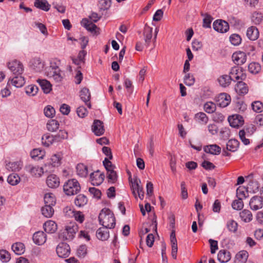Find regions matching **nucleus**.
Returning <instances> with one entry per match:
<instances>
[{
	"label": "nucleus",
	"mask_w": 263,
	"mask_h": 263,
	"mask_svg": "<svg viewBox=\"0 0 263 263\" xmlns=\"http://www.w3.org/2000/svg\"><path fill=\"white\" fill-rule=\"evenodd\" d=\"M100 224L106 229H112L116 225V219L114 214L108 209H103L99 215Z\"/></svg>",
	"instance_id": "obj_1"
},
{
	"label": "nucleus",
	"mask_w": 263,
	"mask_h": 263,
	"mask_svg": "<svg viewBox=\"0 0 263 263\" xmlns=\"http://www.w3.org/2000/svg\"><path fill=\"white\" fill-rule=\"evenodd\" d=\"M78 230L77 224L74 222H71L66 226L65 229L60 234L59 237L63 240H71Z\"/></svg>",
	"instance_id": "obj_2"
},
{
	"label": "nucleus",
	"mask_w": 263,
	"mask_h": 263,
	"mask_svg": "<svg viewBox=\"0 0 263 263\" xmlns=\"http://www.w3.org/2000/svg\"><path fill=\"white\" fill-rule=\"evenodd\" d=\"M81 190L79 182L75 179L68 180L63 185V190L65 194L71 196L78 194Z\"/></svg>",
	"instance_id": "obj_3"
},
{
	"label": "nucleus",
	"mask_w": 263,
	"mask_h": 263,
	"mask_svg": "<svg viewBox=\"0 0 263 263\" xmlns=\"http://www.w3.org/2000/svg\"><path fill=\"white\" fill-rule=\"evenodd\" d=\"M46 70L47 76L53 78L56 82H59L62 80L63 72L55 63H50V65L46 68Z\"/></svg>",
	"instance_id": "obj_4"
},
{
	"label": "nucleus",
	"mask_w": 263,
	"mask_h": 263,
	"mask_svg": "<svg viewBox=\"0 0 263 263\" xmlns=\"http://www.w3.org/2000/svg\"><path fill=\"white\" fill-rule=\"evenodd\" d=\"M58 255L61 258L67 257L70 253L69 246L66 243H61L57 247L56 249Z\"/></svg>",
	"instance_id": "obj_5"
},
{
	"label": "nucleus",
	"mask_w": 263,
	"mask_h": 263,
	"mask_svg": "<svg viewBox=\"0 0 263 263\" xmlns=\"http://www.w3.org/2000/svg\"><path fill=\"white\" fill-rule=\"evenodd\" d=\"M8 66L9 69L15 75L21 74L24 70L22 64L17 60H14L9 62Z\"/></svg>",
	"instance_id": "obj_6"
},
{
	"label": "nucleus",
	"mask_w": 263,
	"mask_h": 263,
	"mask_svg": "<svg viewBox=\"0 0 263 263\" xmlns=\"http://www.w3.org/2000/svg\"><path fill=\"white\" fill-rule=\"evenodd\" d=\"M228 121L230 125L232 127L238 128L244 124L243 117L238 114L233 115L229 116Z\"/></svg>",
	"instance_id": "obj_7"
},
{
	"label": "nucleus",
	"mask_w": 263,
	"mask_h": 263,
	"mask_svg": "<svg viewBox=\"0 0 263 263\" xmlns=\"http://www.w3.org/2000/svg\"><path fill=\"white\" fill-rule=\"evenodd\" d=\"M105 175L103 173H101L99 170H97L90 175V179L91 183L93 185H99L104 181Z\"/></svg>",
	"instance_id": "obj_8"
},
{
	"label": "nucleus",
	"mask_w": 263,
	"mask_h": 263,
	"mask_svg": "<svg viewBox=\"0 0 263 263\" xmlns=\"http://www.w3.org/2000/svg\"><path fill=\"white\" fill-rule=\"evenodd\" d=\"M214 29L219 32H226L229 29V25L228 23L223 20H216L213 24Z\"/></svg>",
	"instance_id": "obj_9"
},
{
	"label": "nucleus",
	"mask_w": 263,
	"mask_h": 263,
	"mask_svg": "<svg viewBox=\"0 0 263 263\" xmlns=\"http://www.w3.org/2000/svg\"><path fill=\"white\" fill-rule=\"evenodd\" d=\"M64 211L66 212V215L69 216L73 217L76 221L81 223L84 220V215L80 211H74L67 207L64 209Z\"/></svg>",
	"instance_id": "obj_10"
},
{
	"label": "nucleus",
	"mask_w": 263,
	"mask_h": 263,
	"mask_svg": "<svg viewBox=\"0 0 263 263\" xmlns=\"http://www.w3.org/2000/svg\"><path fill=\"white\" fill-rule=\"evenodd\" d=\"M249 205L250 208L252 210L254 211H256L262 208L263 206V201L261 197L258 196H253L250 200Z\"/></svg>",
	"instance_id": "obj_11"
},
{
	"label": "nucleus",
	"mask_w": 263,
	"mask_h": 263,
	"mask_svg": "<svg viewBox=\"0 0 263 263\" xmlns=\"http://www.w3.org/2000/svg\"><path fill=\"white\" fill-rule=\"evenodd\" d=\"M232 58L236 64L242 65L247 61V55L242 51L236 52L233 54Z\"/></svg>",
	"instance_id": "obj_12"
},
{
	"label": "nucleus",
	"mask_w": 263,
	"mask_h": 263,
	"mask_svg": "<svg viewBox=\"0 0 263 263\" xmlns=\"http://www.w3.org/2000/svg\"><path fill=\"white\" fill-rule=\"evenodd\" d=\"M80 97L81 99L85 102L87 107L90 108L91 105L89 101L91 95L89 89L86 87L83 88L80 91Z\"/></svg>",
	"instance_id": "obj_13"
},
{
	"label": "nucleus",
	"mask_w": 263,
	"mask_h": 263,
	"mask_svg": "<svg viewBox=\"0 0 263 263\" xmlns=\"http://www.w3.org/2000/svg\"><path fill=\"white\" fill-rule=\"evenodd\" d=\"M92 130L96 136H101L104 133L103 123L99 120H95L92 125Z\"/></svg>",
	"instance_id": "obj_14"
},
{
	"label": "nucleus",
	"mask_w": 263,
	"mask_h": 263,
	"mask_svg": "<svg viewBox=\"0 0 263 263\" xmlns=\"http://www.w3.org/2000/svg\"><path fill=\"white\" fill-rule=\"evenodd\" d=\"M44 66V63L39 58H33L30 62V68L35 72H41L43 70Z\"/></svg>",
	"instance_id": "obj_15"
},
{
	"label": "nucleus",
	"mask_w": 263,
	"mask_h": 263,
	"mask_svg": "<svg viewBox=\"0 0 263 263\" xmlns=\"http://www.w3.org/2000/svg\"><path fill=\"white\" fill-rule=\"evenodd\" d=\"M152 33L153 28L147 26V25H145L143 32V35L144 36V40L145 41L144 45L146 47H148L151 42Z\"/></svg>",
	"instance_id": "obj_16"
},
{
	"label": "nucleus",
	"mask_w": 263,
	"mask_h": 263,
	"mask_svg": "<svg viewBox=\"0 0 263 263\" xmlns=\"http://www.w3.org/2000/svg\"><path fill=\"white\" fill-rule=\"evenodd\" d=\"M25 83V79L21 74L16 75L11 80H9L7 84L8 85L11 84L14 86L18 88L22 87Z\"/></svg>",
	"instance_id": "obj_17"
},
{
	"label": "nucleus",
	"mask_w": 263,
	"mask_h": 263,
	"mask_svg": "<svg viewBox=\"0 0 263 263\" xmlns=\"http://www.w3.org/2000/svg\"><path fill=\"white\" fill-rule=\"evenodd\" d=\"M32 238L35 244L42 245L46 241V235L43 231H38L33 234Z\"/></svg>",
	"instance_id": "obj_18"
},
{
	"label": "nucleus",
	"mask_w": 263,
	"mask_h": 263,
	"mask_svg": "<svg viewBox=\"0 0 263 263\" xmlns=\"http://www.w3.org/2000/svg\"><path fill=\"white\" fill-rule=\"evenodd\" d=\"M46 183L50 188H56L60 185V180L55 175L52 174L48 176Z\"/></svg>",
	"instance_id": "obj_19"
},
{
	"label": "nucleus",
	"mask_w": 263,
	"mask_h": 263,
	"mask_svg": "<svg viewBox=\"0 0 263 263\" xmlns=\"http://www.w3.org/2000/svg\"><path fill=\"white\" fill-rule=\"evenodd\" d=\"M217 102L220 107H225L227 106L231 102L230 96L226 93H221L218 98Z\"/></svg>",
	"instance_id": "obj_20"
},
{
	"label": "nucleus",
	"mask_w": 263,
	"mask_h": 263,
	"mask_svg": "<svg viewBox=\"0 0 263 263\" xmlns=\"http://www.w3.org/2000/svg\"><path fill=\"white\" fill-rule=\"evenodd\" d=\"M25 168L32 176H41L43 173V168L40 167L39 166L28 165L26 166Z\"/></svg>",
	"instance_id": "obj_21"
},
{
	"label": "nucleus",
	"mask_w": 263,
	"mask_h": 263,
	"mask_svg": "<svg viewBox=\"0 0 263 263\" xmlns=\"http://www.w3.org/2000/svg\"><path fill=\"white\" fill-rule=\"evenodd\" d=\"M231 258V253L226 250H221L218 253V260L221 262H227Z\"/></svg>",
	"instance_id": "obj_22"
},
{
	"label": "nucleus",
	"mask_w": 263,
	"mask_h": 263,
	"mask_svg": "<svg viewBox=\"0 0 263 263\" xmlns=\"http://www.w3.org/2000/svg\"><path fill=\"white\" fill-rule=\"evenodd\" d=\"M34 5L36 8L45 11H49L51 6L47 0H35Z\"/></svg>",
	"instance_id": "obj_23"
},
{
	"label": "nucleus",
	"mask_w": 263,
	"mask_h": 263,
	"mask_svg": "<svg viewBox=\"0 0 263 263\" xmlns=\"http://www.w3.org/2000/svg\"><path fill=\"white\" fill-rule=\"evenodd\" d=\"M259 35V33L258 29L254 26H251L247 30V35L251 40H256L258 38Z\"/></svg>",
	"instance_id": "obj_24"
},
{
	"label": "nucleus",
	"mask_w": 263,
	"mask_h": 263,
	"mask_svg": "<svg viewBox=\"0 0 263 263\" xmlns=\"http://www.w3.org/2000/svg\"><path fill=\"white\" fill-rule=\"evenodd\" d=\"M23 164L21 161L9 162L6 165V168L9 171H19L22 167Z\"/></svg>",
	"instance_id": "obj_25"
},
{
	"label": "nucleus",
	"mask_w": 263,
	"mask_h": 263,
	"mask_svg": "<svg viewBox=\"0 0 263 263\" xmlns=\"http://www.w3.org/2000/svg\"><path fill=\"white\" fill-rule=\"evenodd\" d=\"M96 236L99 239L102 241L106 240L109 237V231L104 227L100 228L97 231Z\"/></svg>",
	"instance_id": "obj_26"
},
{
	"label": "nucleus",
	"mask_w": 263,
	"mask_h": 263,
	"mask_svg": "<svg viewBox=\"0 0 263 263\" xmlns=\"http://www.w3.org/2000/svg\"><path fill=\"white\" fill-rule=\"evenodd\" d=\"M253 175L250 174L246 177V181L248 182V188L251 190L253 192H256L258 189V184L257 181L253 179Z\"/></svg>",
	"instance_id": "obj_27"
},
{
	"label": "nucleus",
	"mask_w": 263,
	"mask_h": 263,
	"mask_svg": "<svg viewBox=\"0 0 263 263\" xmlns=\"http://www.w3.org/2000/svg\"><path fill=\"white\" fill-rule=\"evenodd\" d=\"M37 82L40 84L44 93H48L51 90L52 85L47 80L45 79H38Z\"/></svg>",
	"instance_id": "obj_28"
},
{
	"label": "nucleus",
	"mask_w": 263,
	"mask_h": 263,
	"mask_svg": "<svg viewBox=\"0 0 263 263\" xmlns=\"http://www.w3.org/2000/svg\"><path fill=\"white\" fill-rule=\"evenodd\" d=\"M204 151L206 153L218 155L221 152V148L216 144H212L205 146L204 147Z\"/></svg>",
	"instance_id": "obj_29"
},
{
	"label": "nucleus",
	"mask_w": 263,
	"mask_h": 263,
	"mask_svg": "<svg viewBox=\"0 0 263 263\" xmlns=\"http://www.w3.org/2000/svg\"><path fill=\"white\" fill-rule=\"evenodd\" d=\"M235 90L239 95H244L248 93L249 89L245 83L242 81H239L236 85Z\"/></svg>",
	"instance_id": "obj_30"
},
{
	"label": "nucleus",
	"mask_w": 263,
	"mask_h": 263,
	"mask_svg": "<svg viewBox=\"0 0 263 263\" xmlns=\"http://www.w3.org/2000/svg\"><path fill=\"white\" fill-rule=\"evenodd\" d=\"M44 228L45 232L48 233H53L57 229V225L54 221L48 220L44 223Z\"/></svg>",
	"instance_id": "obj_31"
},
{
	"label": "nucleus",
	"mask_w": 263,
	"mask_h": 263,
	"mask_svg": "<svg viewBox=\"0 0 263 263\" xmlns=\"http://www.w3.org/2000/svg\"><path fill=\"white\" fill-rule=\"evenodd\" d=\"M12 250L17 255H21L25 252V246L23 243L16 242L12 245Z\"/></svg>",
	"instance_id": "obj_32"
},
{
	"label": "nucleus",
	"mask_w": 263,
	"mask_h": 263,
	"mask_svg": "<svg viewBox=\"0 0 263 263\" xmlns=\"http://www.w3.org/2000/svg\"><path fill=\"white\" fill-rule=\"evenodd\" d=\"M45 205L54 206L56 203L55 196L52 193H46L44 196Z\"/></svg>",
	"instance_id": "obj_33"
},
{
	"label": "nucleus",
	"mask_w": 263,
	"mask_h": 263,
	"mask_svg": "<svg viewBox=\"0 0 263 263\" xmlns=\"http://www.w3.org/2000/svg\"><path fill=\"white\" fill-rule=\"evenodd\" d=\"M240 217L242 220L245 222H249L252 220V214L250 211L245 209L239 213Z\"/></svg>",
	"instance_id": "obj_34"
},
{
	"label": "nucleus",
	"mask_w": 263,
	"mask_h": 263,
	"mask_svg": "<svg viewBox=\"0 0 263 263\" xmlns=\"http://www.w3.org/2000/svg\"><path fill=\"white\" fill-rule=\"evenodd\" d=\"M81 25L84 27L87 30L93 32L95 31L97 26L92 22L89 21L87 18H83L81 21Z\"/></svg>",
	"instance_id": "obj_35"
},
{
	"label": "nucleus",
	"mask_w": 263,
	"mask_h": 263,
	"mask_svg": "<svg viewBox=\"0 0 263 263\" xmlns=\"http://www.w3.org/2000/svg\"><path fill=\"white\" fill-rule=\"evenodd\" d=\"M77 174L81 177H85L88 174L87 166L82 163L78 164L76 167Z\"/></svg>",
	"instance_id": "obj_36"
},
{
	"label": "nucleus",
	"mask_w": 263,
	"mask_h": 263,
	"mask_svg": "<svg viewBox=\"0 0 263 263\" xmlns=\"http://www.w3.org/2000/svg\"><path fill=\"white\" fill-rule=\"evenodd\" d=\"M52 206H53L45 205V206L42 208V214L44 217L50 218L53 216L54 211Z\"/></svg>",
	"instance_id": "obj_37"
},
{
	"label": "nucleus",
	"mask_w": 263,
	"mask_h": 263,
	"mask_svg": "<svg viewBox=\"0 0 263 263\" xmlns=\"http://www.w3.org/2000/svg\"><path fill=\"white\" fill-rule=\"evenodd\" d=\"M42 142L44 145L47 147L55 142L53 136L48 134H45L42 136Z\"/></svg>",
	"instance_id": "obj_38"
},
{
	"label": "nucleus",
	"mask_w": 263,
	"mask_h": 263,
	"mask_svg": "<svg viewBox=\"0 0 263 263\" xmlns=\"http://www.w3.org/2000/svg\"><path fill=\"white\" fill-rule=\"evenodd\" d=\"M239 142L236 139H231L227 143V149L231 152H235L238 147Z\"/></svg>",
	"instance_id": "obj_39"
},
{
	"label": "nucleus",
	"mask_w": 263,
	"mask_h": 263,
	"mask_svg": "<svg viewBox=\"0 0 263 263\" xmlns=\"http://www.w3.org/2000/svg\"><path fill=\"white\" fill-rule=\"evenodd\" d=\"M231 80V77L226 74L220 76L218 79L219 84L223 87L228 86Z\"/></svg>",
	"instance_id": "obj_40"
},
{
	"label": "nucleus",
	"mask_w": 263,
	"mask_h": 263,
	"mask_svg": "<svg viewBox=\"0 0 263 263\" xmlns=\"http://www.w3.org/2000/svg\"><path fill=\"white\" fill-rule=\"evenodd\" d=\"M195 119L196 121L202 124H205L209 120L206 114L202 112L196 114L195 116Z\"/></svg>",
	"instance_id": "obj_41"
},
{
	"label": "nucleus",
	"mask_w": 263,
	"mask_h": 263,
	"mask_svg": "<svg viewBox=\"0 0 263 263\" xmlns=\"http://www.w3.org/2000/svg\"><path fill=\"white\" fill-rule=\"evenodd\" d=\"M87 197L85 195L82 194H80L78 195L74 200V203L76 205L79 207L84 205L87 203Z\"/></svg>",
	"instance_id": "obj_42"
},
{
	"label": "nucleus",
	"mask_w": 263,
	"mask_h": 263,
	"mask_svg": "<svg viewBox=\"0 0 263 263\" xmlns=\"http://www.w3.org/2000/svg\"><path fill=\"white\" fill-rule=\"evenodd\" d=\"M62 155L60 153L56 154L52 156L50 163L53 167H58L61 165Z\"/></svg>",
	"instance_id": "obj_43"
},
{
	"label": "nucleus",
	"mask_w": 263,
	"mask_h": 263,
	"mask_svg": "<svg viewBox=\"0 0 263 263\" xmlns=\"http://www.w3.org/2000/svg\"><path fill=\"white\" fill-rule=\"evenodd\" d=\"M30 155L32 158H38L39 159H41L45 156V152L40 148H35L31 152Z\"/></svg>",
	"instance_id": "obj_44"
},
{
	"label": "nucleus",
	"mask_w": 263,
	"mask_h": 263,
	"mask_svg": "<svg viewBox=\"0 0 263 263\" xmlns=\"http://www.w3.org/2000/svg\"><path fill=\"white\" fill-rule=\"evenodd\" d=\"M46 126L49 131L53 132L59 128V123L55 120H50L47 122Z\"/></svg>",
	"instance_id": "obj_45"
},
{
	"label": "nucleus",
	"mask_w": 263,
	"mask_h": 263,
	"mask_svg": "<svg viewBox=\"0 0 263 263\" xmlns=\"http://www.w3.org/2000/svg\"><path fill=\"white\" fill-rule=\"evenodd\" d=\"M7 181L10 184L15 185L20 182V177L17 174L13 173L9 175Z\"/></svg>",
	"instance_id": "obj_46"
},
{
	"label": "nucleus",
	"mask_w": 263,
	"mask_h": 263,
	"mask_svg": "<svg viewBox=\"0 0 263 263\" xmlns=\"http://www.w3.org/2000/svg\"><path fill=\"white\" fill-rule=\"evenodd\" d=\"M55 142H59L68 137L67 133L64 130H60L59 133L53 136Z\"/></svg>",
	"instance_id": "obj_47"
},
{
	"label": "nucleus",
	"mask_w": 263,
	"mask_h": 263,
	"mask_svg": "<svg viewBox=\"0 0 263 263\" xmlns=\"http://www.w3.org/2000/svg\"><path fill=\"white\" fill-rule=\"evenodd\" d=\"M87 254V248L85 245L80 246L77 250V255L81 258H84Z\"/></svg>",
	"instance_id": "obj_48"
},
{
	"label": "nucleus",
	"mask_w": 263,
	"mask_h": 263,
	"mask_svg": "<svg viewBox=\"0 0 263 263\" xmlns=\"http://www.w3.org/2000/svg\"><path fill=\"white\" fill-rule=\"evenodd\" d=\"M38 87L34 85H29L25 87L26 93L30 96H34L38 91Z\"/></svg>",
	"instance_id": "obj_49"
},
{
	"label": "nucleus",
	"mask_w": 263,
	"mask_h": 263,
	"mask_svg": "<svg viewBox=\"0 0 263 263\" xmlns=\"http://www.w3.org/2000/svg\"><path fill=\"white\" fill-rule=\"evenodd\" d=\"M260 69V65L258 63L252 62L248 65V70L252 73H257L259 72Z\"/></svg>",
	"instance_id": "obj_50"
},
{
	"label": "nucleus",
	"mask_w": 263,
	"mask_h": 263,
	"mask_svg": "<svg viewBox=\"0 0 263 263\" xmlns=\"http://www.w3.org/2000/svg\"><path fill=\"white\" fill-rule=\"evenodd\" d=\"M236 257L240 263H245L248 257V253L246 251H241L237 254Z\"/></svg>",
	"instance_id": "obj_51"
},
{
	"label": "nucleus",
	"mask_w": 263,
	"mask_h": 263,
	"mask_svg": "<svg viewBox=\"0 0 263 263\" xmlns=\"http://www.w3.org/2000/svg\"><path fill=\"white\" fill-rule=\"evenodd\" d=\"M141 183V181L140 179H136L134 182H132L131 189L132 190V193L134 196L137 198V194L136 192L142 187L140 185V183Z\"/></svg>",
	"instance_id": "obj_52"
},
{
	"label": "nucleus",
	"mask_w": 263,
	"mask_h": 263,
	"mask_svg": "<svg viewBox=\"0 0 263 263\" xmlns=\"http://www.w3.org/2000/svg\"><path fill=\"white\" fill-rule=\"evenodd\" d=\"M228 230L232 233H235L237 230L238 224L234 220H230L227 223Z\"/></svg>",
	"instance_id": "obj_53"
},
{
	"label": "nucleus",
	"mask_w": 263,
	"mask_h": 263,
	"mask_svg": "<svg viewBox=\"0 0 263 263\" xmlns=\"http://www.w3.org/2000/svg\"><path fill=\"white\" fill-rule=\"evenodd\" d=\"M256 129V128L255 126L253 124H251L246 125L241 130H245V131H246V134L247 135V137H249L254 134Z\"/></svg>",
	"instance_id": "obj_54"
},
{
	"label": "nucleus",
	"mask_w": 263,
	"mask_h": 263,
	"mask_svg": "<svg viewBox=\"0 0 263 263\" xmlns=\"http://www.w3.org/2000/svg\"><path fill=\"white\" fill-rule=\"evenodd\" d=\"M239 74H241V72L239 71V69L238 67H233L232 68L230 72L231 77V80L236 79L239 80L240 79Z\"/></svg>",
	"instance_id": "obj_55"
},
{
	"label": "nucleus",
	"mask_w": 263,
	"mask_h": 263,
	"mask_svg": "<svg viewBox=\"0 0 263 263\" xmlns=\"http://www.w3.org/2000/svg\"><path fill=\"white\" fill-rule=\"evenodd\" d=\"M233 209L236 210H240L243 207V202L241 197L238 198L237 200H235L232 203Z\"/></svg>",
	"instance_id": "obj_56"
},
{
	"label": "nucleus",
	"mask_w": 263,
	"mask_h": 263,
	"mask_svg": "<svg viewBox=\"0 0 263 263\" xmlns=\"http://www.w3.org/2000/svg\"><path fill=\"white\" fill-rule=\"evenodd\" d=\"M216 105L212 102H206L204 105V110L209 114H211L214 112L216 110Z\"/></svg>",
	"instance_id": "obj_57"
},
{
	"label": "nucleus",
	"mask_w": 263,
	"mask_h": 263,
	"mask_svg": "<svg viewBox=\"0 0 263 263\" xmlns=\"http://www.w3.org/2000/svg\"><path fill=\"white\" fill-rule=\"evenodd\" d=\"M107 177L109 182L114 183L117 180L118 176L116 171L111 170L107 172Z\"/></svg>",
	"instance_id": "obj_58"
},
{
	"label": "nucleus",
	"mask_w": 263,
	"mask_h": 263,
	"mask_svg": "<svg viewBox=\"0 0 263 263\" xmlns=\"http://www.w3.org/2000/svg\"><path fill=\"white\" fill-rule=\"evenodd\" d=\"M45 115L48 118H52L55 115V110L54 108L50 106H47L44 110Z\"/></svg>",
	"instance_id": "obj_59"
},
{
	"label": "nucleus",
	"mask_w": 263,
	"mask_h": 263,
	"mask_svg": "<svg viewBox=\"0 0 263 263\" xmlns=\"http://www.w3.org/2000/svg\"><path fill=\"white\" fill-rule=\"evenodd\" d=\"M201 15L204 16L203 20V27L204 28L211 27V24L212 21V18L211 16L208 14H202Z\"/></svg>",
	"instance_id": "obj_60"
},
{
	"label": "nucleus",
	"mask_w": 263,
	"mask_h": 263,
	"mask_svg": "<svg viewBox=\"0 0 263 263\" xmlns=\"http://www.w3.org/2000/svg\"><path fill=\"white\" fill-rule=\"evenodd\" d=\"M252 107L254 111L260 112L263 110V104L260 101H255L252 103Z\"/></svg>",
	"instance_id": "obj_61"
},
{
	"label": "nucleus",
	"mask_w": 263,
	"mask_h": 263,
	"mask_svg": "<svg viewBox=\"0 0 263 263\" xmlns=\"http://www.w3.org/2000/svg\"><path fill=\"white\" fill-rule=\"evenodd\" d=\"M262 20V15L261 13L254 12L252 14V21L255 24H259Z\"/></svg>",
	"instance_id": "obj_62"
},
{
	"label": "nucleus",
	"mask_w": 263,
	"mask_h": 263,
	"mask_svg": "<svg viewBox=\"0 0 263 263\" xmlns=\"http://www.w3.org/2000/svg\"><path fill=\"white\" fill-rule=\"evenodd\" d=\"M184 83L186 85L192 86L195 83V79L193 75L190 73L185 74L184 78Z\"/></svg>",
	"instance_id": "obj_63"
},
{
	"label": "nucleus",
	"mask_w": 263,
	"mask_h": 263,
	"mask_svg": "<svg viewBox=\"0 0 263 263\" xmlns=\"http://www.w3.org/2000/svg\"><path fill=\"white\" fill-rule=\"evenodd\" d=\"M231 43L234 45H238L241 41L240 36L237 34H233L230 37Z\"/></svg>",
	"instance_id": "obj_64"
}]
</instances>
